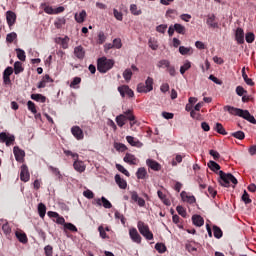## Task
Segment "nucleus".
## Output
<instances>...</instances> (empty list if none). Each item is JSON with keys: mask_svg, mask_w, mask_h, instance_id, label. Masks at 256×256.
Listing matches in <instances>:
<instances>
[{"mask_svg": "<svg viewBox=\"0 0 256 256\" xmlns=\"http://www.w3.org/2000/svg\"><path fill=\"white\" fill-rule=\"evenodd\" d=\"M192 223H194L196 227H203V225H205V220L201 215H194L192 216Z\"/></svg>", "mask_w": 256, "mask_h": 256, "instance_id": "22", "label": "nucleus"}, {"mask_svg": "<svg viewBox=\"0 0 256 256\" xmlns=\"http://www.w3.org/2000/svg\"><path fill=\"white\" fill-rule=\"evenodd\" d=\"M66 20L65 18H58L55 20L54 25L56 27V29H61V27H63V25H65Z\"/></svg>", "mask_w": 256, "mask_h": 256, "instance_id": "47", "label": "nucleus"}, {"mask_svg": "<svg viewBox=\"0 0 256 256\" xmlns=\"http://www.w3.org/2000/svg\"><path fill=\"white\" fill-rule=\"evenodd\" d=\"M215 131H217V133L220 135H227V131H225V128L221 123H216Z\"/></svg>", "mask_w": 256, "mask_h": 256, "instance_id": "46", "label": "nucleus"}, {"mask_svg": "<svg viewBox=\"0 0 256 256\" xmlns=\"http://www.w3.org/2000/svg\"><path fill=\"white\" fill-rule=\"evenodd\" d=\"M224 111H227L228 113H230V115L242 117V119H245L246 121H249V123L256 125L255 117L251 115V113H249V110H243L241 108H235L233 106H225Z\"/></svg>", "mask_w": 256, "mask_h": 256, "instance_id": "1", "label": "nucleus"}, {"mask_svg": "<svg viewBox=\"0 0 256 256\" xmlns=\"http://www.w3.org/2000/svg\"><path fill=\"white\" fill-rule=\"evenodd\" d=\"M25 71V68H23V63L16 61L14 63V73L15 75H19V73H23Z\"/></svg>", "mask_w": 256, "mask_h": 256, "instance_id": "30", "label": "nucleus"}, {"mask_svg": "<svg viewBox=\"0 0 256 256\" xmlns=\"http://www.w3.org/2000/svg\"><path fill=\"white\" fill-rule=\"evenodd\" d=\"M208 167H209V169H211V171H213L214 173H217V171H219V170L221 169V166H220L217 162H215V161H213V160H210V161L208 162Z\"/></svg>", "mask_w": 256, "mask_h": 256, "instance_id": "33", "label": "nucleus"}, {"mask_svg": "<svg viewBox=\"0 0 256 256\" xmlns=\"http://www.w3.org/2000/svg\"><path fill=\"white\" fill-rule=\"evenodd\" d=\"M129 235H130V239L134 242V243H141V235L139 234V232L137 231V228H131L129 230Z\"/></svg>", "mask_w": 256, "mask_h": 256, "instance_id": "13", "label": "nucleus"}, {"mask_svg": "<svg viewBox=\"0 0 256 256\" xmlns=\"http://www.w3.org/2000/svg\"><path fill=\"white\" fill-rule=\"evenodd\" d=\"M127 115L125 114V112L123 114H120L116 117V123L118 125V127H123L125 125V123H127Z\"/></svg>", "mask_w": 256, "mask_h": 256, "instance_id": "24", "label": "nucleus"}, {"mask_svg": "<svg viewBox=\"0 0 256 256\" xmlns=\"http://www.w3.org/2000/svg\"><path fill=\"white\" fill-rule=\"evenodd\" d=\"M157 195L159 199L164 203V205H167V206L171 205V200H169L161 190L157 191Z\"/></svg>", "mask_w": 256, "mask_h": 256, "instance_id": "28", "label": "nucleus"}, {"mask_svg": "<svg viewBox=\"0 0 256 256\" xmlns=\"http://www.w3.org/2000/svg\"><path fill=\"white\" fill-rule=\"evenodd\" d=\"M11 75H13V67L8 66L3 72L4 85H11Z\"/></svg>", "mask_w": 256, "mask_h": 256, "instance_id": "10", "label": "nucleus"}, {"mask_svg": "<svg viewBox=\"0 0 256 256\" xmlns=\"http://www.w3.org/2000/svg\"><path fill=\"white\" fill-rule=\"evenodd\" d=\"M107 40V36H105L104 32H99L98 33V43L99 45H103V43H105V41Z\"/></svg>", "mask_w": 256, "mask_h": 256, "instance_id": "58", "label": "nucleus"}, {"mask_svg": "<svg viewBox=\"0 0 256 256\" xmlns=\"http://www.w3.org/2000/svg\"><path fill=\"white\" fill-rule=\"evenodd\" d=\"M38 213L41 219H44L47 213V206H45L43 203L38 204Z\"/></svg>", "mask_w": 256, "mask_h": 256, "instance_id": "32", "label": "nucleus"}, {"mask_svg": "<svg viewBox=\"0 0 256 256\" xmlns=\"http://www.w3.org/2000/svg\"><path fill=\"white\" fill-rule=\"evenodd\" d=\"M15 39H17V33H15V32L9 33L6 36L7 43H13V41H15Z\"/></svg>", "mask_w": 256, "mask_h": 256, "instance_id": "53", "label": "nucleus"}, {"mask_svg": "<svg viewBox=\"0 0 256 256\" xmlns=\"http://www.w3.org/2000/svg\"><path fill=\"white\" fill-rule=\"evenodd\" d=\"M245 39L246 43H253V41H255V34L253 32H248L246 33Z\"/></svg>", "mask_w": 256, "mask_h": 256, "instance_id": "55", "label": "nucleus"}, {"mask_svg": "<svg viewBox=\"0 0 256 256\" xmlns=\"http://www.w3.org/2000/svg\"><path fill=\"white\" fill-rule=\"evenodd\" d=\"M144 85L146 86L147 91L151 92V90L153 89V78L148 77Z\"/></svg>", "mask_w": 256, "mask_h": 256, "instance_id": "50", "label": "nucleus"}, {"mask_svg": "<svg viewBox=\"0 0 256 256\" xmlns=\"http://www.w3.org/2000/svg\"><path fill=\"white\" fill-rule=\"evenodd\" d=\"M114 147H115L116 151H121L122 153L124 151H127V146L125 144H123V143H116L114 145Z\"/></svg>", "mask_w": 256, "mask_h": 256, "instance_id": "57", "label": "nucleus"}, {"mask_svg": "<svg viewBox=\"0 0 256 256\" xmlns=\"http://www.w3.org/2000/svg\"><path fill=\"white\" fill-rule=\"evenodd\" d=\"M179 53L182 55H193V48H187L185 46H180L179 47Z\"/></svg>", "mask_w": 256, "mask_h": 256, "instance_id": "38", "label": "nucleus"}, {"mask_svg": "<svg viewBox=\"0 0 256 256\" xmlns=\"http://www.w3.org/2000/svg\"><path fill=\"white\" fill-rule=\"evenodd\" d=\"M130 13L132 15L139 16V15H142L143 11L139 7H137L136 4H131Z\"/></svg>", "mask_w": 256, "mask_h": 256, "instance_id": "34", "label": "nucleus"}, {"mask_svg": "<svg viewBox=\"0 0 256 256\" xmlns=\"http://www.w3.org/2000/svg\"><path fill=\"white\" fill-rule=\"evenodd\" d=\"M118 91H119L121 97H125L126 95L128 97H135V92H133L131 90V88H129L128 85L119 86Z\"/></svg>", "mask_w": 256, "mask_h": 256, "instance_id": "7", "label": "nucleus"}, {"mask_svg": "<svg viewBox=\"0 0 256 256\" xmlns=\"http://www.w3.org/2000/svg\"><path fill=\"white\" fill-rule=\"evenodd\" d=\"M124 114L127 115V121H130V127H133V125H137V119L133 114V110H126Z\"/></svg>", "mask_w": 256, "mask_h": 256, "instance_id": "21", "label": "nucleus"}, {"mask_svg": "<svg viewBox=\"0 0 256 256\" xmlns=\"http://www.w3.org/2000/svg\"><path fill=\"white\" fill-rule=\"evenodd\" d=\"M115 65V60L109 59L107 57H101L97 60V69L99 73H107V71H111Z\"/></svg>", "mask_w": 256, "mask_h": 256, "instance_id": "2", "label": "nucleus"}, {"mask_svg": "<svg viewBox=\"0 0 256 256\" xmlns=\"http://www.w3.org/2000/svg\"><path fill=\"white\" fill-rule=\"evenodd\" d=\"M232 137L235 139H239L240 141H243L245 139V132L243 131H236L231 134Z\"/></svg>", "mask_w": 256, "mask_h": 256, "instance_id": "45", "label": "nucleus"}, {"mask_svg": "<svg viewBox=\"0 0 256 256\" xmlns=\"http://www.w3.org/2000/svg\"><path fill=\"white\" fill-rule=\"evenodd\" d=\"M235 39H236L238 45H243V43H245V31H243V28L236 29Z\"/></svg>", "mask_w": 256, "mask_h": 256, "instance_id": "11", "label": "nucleus"}, {"mask_svg": "<svg viewBox=\"0 0 256 256\" xmlns=\"http://www.w3.org/2000/svg\"><path fill=\"white\" fill-rule=\"evenodd\" d=\"M97 205H99L100 207L103 205V207L105 209H111V207H113V205L111 204V202L109 200H107V198H105L104 196L101 197V199H97L96 200Z\"/></svg>", "mask_w": 256, "mask_h": 256, "instance_id": "19", "label": "nucleus"}, {"mask_svg": "<svg viewBox=\"0 0 256 256\" xmlns=\"http://www.w3.org/2000/svg\"><path fill=\"white\" fill-rule=\"evenodd\" d=\"M136 177L137 179H145L147 177V169L145 167L138 168Z\"/></svg>", "mask_w": 256, "mask_h": 256, "instance_id": "31", "label": "nucleus"}, {"mask_svg": "<svg viewBox=\"0 0 256 256\" xmlns=\"http://www.w3.org/2000/svg\"><path fill=\"white\" fill-rule=\"evenodd\" d=\"M80 83H81V77H75L71 82L70 87L72 89H79V86L77 85H79Z\"/></svg>", "mask_w": 256, "mask_h": 256, "instance_id": "49", "label": "nucleus"}, {"mask_svg": "<svg viewBox=\"0 0 256 256\" xmlns=\"http://www.w3.org/2000/svg\"><path fill=\"white\" fill-rule=\"evenodd\" d=\"M73 167L75 169V171H77L78 173H83L85 172V163H83V161H79V160H75L73 163Z\"/></svg>", "mask_w": 256, "mask_h": 256, "instance_id": "20", "label": "nucleus"}, {"mask_svg": "<svg viewBox=\"0 0 256 256\" xmlns=\"http://www.w3.org/2000/svg\"><path fill=\"white\" fill-rule=\"evenodd\" d=\"M41 7L44 10V13H47V15H59V13H63V11H65V7L63 6L53 9L51 6L43 3L41 4Z\"/></svg>", "mask_w": 256, "mask_h": 256, "instance_id": "5", "label": "nucleus"}, {"mask_svg": "<svg viewBox=\"0 0 256 256\" xmlns=\"http://www.w3.org/2000/svg\"><path fill=\"white\" fill-rule=\"evenodd\" d=\"M71 133H72L73 137H75V139H77V141H82V139L85 138V134H83V129H81V127H79V126H73L71 128Z\"/></svg>", "mask_w": 256, "mask_h": 256, "instance_id": "8", "label": "nucleus"}, {"mask_svg": "<svg viewBox=\"0 0 256 256\" xmlns=\"http://www.w3.org/2000/svg\"><path fill=\"white\" fill-rule=\"evenodd\" d=\"M113 14L115 19H117V21H123V13L117 11V9H113Z\"/></svg>", "mask_w": 256, "mask_h": 256, "instance_id": "63", "label": "nucleus"}, {"mask_svg": "<svg viewBox=\"0 0 256 256\" xmlns=\"http://www.w3.org/2000/svg\"><path fill=\"white\" fill-rule=\"evenodd\" d=\"M15 51L19 61H25L27 59V55H25V51L23 49L17 48Z\"/></svg>", "mask_w": 256, "mask_h": 256, "instance_id": "36", "label": "nucleus"}, {"mask_svg": "<svg viewBox=\"0 0 256 256\" xmlns=\"http://www.w3.org/2000/svg\"><path fill=\"white\" fill-rule=\"evenodd\" d=\"M115 181L118 184V187L120 189H127V181L125 179L121 178V175L116 174Z\"/></svg>", "mask_w": 256, "mask_h": 256, "instance_id": "23", "label": "nucleus"}, {"mask_svg": "<svg viewBox=\"0 0 256 256\" xmlns=\"http://www.w3.org/2000/svg\"><path fill=\"white\" fill-rule=\"evenodd\" d=\"M189 69H191V62H189V60H186L184 65L180 67L181 75H185L186 71H189Z\"/></svg>", "mask_w": 256, "mask_h": 256, "instance_id": "41", "label": "nucleus"}, {"mask_svg": "<svg viewBox=\"0 0 256 256\" xmlns=\"http://www.w3.org/2000/svg\"><path fill=\"white\" fill-rule=\"evenodd\" d=\"M85 17H87V12L82 10L79 14H75V21L77 23H83L85 21Z\"/></svg>", "mask_w": 256, "mask_h": 256, "instance_id": "29", "label": "nucleus"}, {"mask_svg": "<svg viewBox=\"0 0 256 256\" xmlns=\"http://www.w3.org/2000/svg\"><path fill=\"white\" fill-rule=\"evenodd\" d=\"M242 201L245 203V205H249V203H251V198H249V193H247L246 190H244L242 195Z\"/></svg>", "mask_w": 256, "mask_h": 256, "instance_id": "59", "label": "nucleus"}, {"mask_svg": "<svg viewBox=\"0 0 256 256\" xmlns=\"http://www.w3.org/2000/svg\"><path fill=\"white\" fill-rule=\"evenodd\" d=\"M219 175V183L222 187H230L231 183H233V185H237L238 181L237 178H235V176H233V174L231 173H225L223 172V170H220L218 172Z\"/></svg>", "mask_w": 256, "mask_h": 256, "instance_id": "3", "label": "nucleus"}, {"mask_svg": "<svg viewBox=\"0 0 256 256\" xmlns=\"http://www.w3.org/2000/svg\"><path fill=\"white\" fill-rule=\"evenodd\" d=\"M2 231L6 237H10L11 235V226H9V223H5L2 225Z\"/></svg>", "mask_w": 256, "mask_h": 256, "instance_id": "44", "label": "nucleus"}, {"mask_svg": "<svg viewBox=\"0 0 256 256\" xmlns=\"http://www.w3.org/2000/svg\"><path fill=\"white\" fill-rule=\"evenodd\" d=\"M213 233L216 239H221V237H223V231L218 226H213Z\"/></svg>", "mask_w": 256, "mask_h": 256, "instance_id": "42", "label": "nucleus"}, {"mask_svg": "<svg viewBox=\"0 0 256 256\" xmlns=\"http://www.w3.org/2000/svg\"><path fill=\"white\" fill-rule=\"evenodd\" d=\"M174 29L179 35H185L187 33V28L179 23L174 24Z\"/></svg>", "mask_w": 256, "mask_h": 256, "instance_id": "27", "label": "nucleus"}, {"mask_svg": "<svg viewBox=\"0 0 256 256\" xmlns=\"http://www.w3.org/2000/svg\"><path fill=\"white\" fill-rule=\"evenodd\" d=\"M137 92L138 93H150L149 90H147V86L143 83H139L137 85Z\"/></svg>", "mask_w": 256, "mask_h": 256, "instance_id": "51", "label": "nucleus"}, {"mask_svg": "<svg viewBox=\"0 0 256 256\" xmlns=\"http://www.w3.org/2000/svg\"><path fill=\"white\" fill-rule=\"evenodd\" d=\"M123 161L124 163H128V165H137V163H139V159H137V157L131 153H126Z\"/></svg>", "mask_w": 256, "mask_h": 256, "instance_id": "14", "label": "nucleus"}, {"mask_svg": "<svg viewBox=\"0 0 256 256\" xmlns=\"http://www.w3.org/2000/svg\"><path fill=\"white\" fill-rule=\"evenodd\" d=\"M171 65V62L166 59H162L157 63L158 69H168V67Z\"/></svg>", "mask_w": 256, "mask_h": 256, "instance_id": "35", "label": "nucleus"}, {"mask_svg": "<svg viewBox=\"0 0 256 256\" xmlns=\"http://www.w3.org/2000/svg\"><path fill=\"white\" fill-rule=\"evenodd\" d=\"M27 106H28V109L31 111V113H33L34 115L37 113V107L35 106L33 101H31V100L28 101Z\"/></svg>", "mask_w": 256, "mask_h": 256, "instance_id": "56", "label": "nucleus"}, {"mask_svg": "<svg viewBox=\"0 0 256 256\" xmlns=\"http://www.w3.org/2000/svg\"><path fill=\"white\" fill-rule=\"evenodd\" d=\"M31 179V174H29V167L26 164H23L20 168V180L24 183H27Z\"/></svg>", "mask_w": 256, "mask_h": 256, "instance_id": "6", "label": "nucleus"}, {"mask_svg": "<svg viewBox=\"0 0 256 256\" xmlns=\"http://www.w3.org/2000/svg\"><path fill=\"white\" fill-rule=\"evenodd\" d=\"M64 229H67L68 231H71L72 233H77L78 229L77 226H75L73 223H65Z\"/></svg>", "mask_w": 256, "mask_h": 256, "instance_id": "43", "label": "nucleus"}, {"mask_svg": "<svg viewBox=\"0 0 256 256\" xmlns=\"http://www.w3.org/2000/svg\"><path fill=\"white\" fill-rule=\"evenodd\" d=\"M137 227H138L139 233H141L143 237L147 239V241H153V232L149 230V225L145 224V222L143 221H138Z\"/></svg>", "mask_w": 256, "mask_h": 256, "instance_id": "4", "label": "nucleus"}, {"mask_svg": "<svg viewBox=\"0 0 256 256\" xmlns=\"http://www.w3.org/2000/svg\"><path fill=\"white\" fill-rule=\"evenodd\" d=\"M123 77L125 79V81L127 83H129V81H131V78L133 77V71L129 68H127L124 72H123Z\"/></svg>", "mask_w": 256, "mask_h": 256, "instance_id": "39", "label": "nucleus"}, {"mask_svg": "<svg viewBox=\"0 0 256 256\" xmlns=\"http://www.w3.org/2000/svg\"><path fill=\"white\" fill-rule=\"evenodd\" d=\"M180 195L182 197V200L186 201V203H190V205H193V203H195L196 201L195 196H189L185 191H182Z\"/></svg>", "mask_w": 256, "mask_h": 256, "instance_id": "25", "label": "nucleus"}, {"mask_svg": "<svg viewBox=\"0 0 256 256\" xmlns=\"http://www.w3.org/2000/svg\"><path fill=\"white\" fill-rule=\"evenodd\" d=\"M245 93H247V90H245V88H243V86H237L236 87V94L239 97H243V95H245Z\"/></svg>", "mask_w": 256, "mask_h": 256, "instance_id": "61", "label": "nucleus"}, {"mask_svg": "<svg viewBox=\"0 0 256 256\" xmlns=\"http://www.w3.org/2000/svg\"><path fill=\"white\" fill-rule=\"evenodd\" d=\"M57 41L58 43H61L62 49H67L69 47V38L67 36H65L64 38L59 37Z\"/></svg>", "mask_w": 256, "mask_h": 256, "instance_id": "40", "label": "nucleus"}, {"mask_svg": "<svg viewBox=\"0 0 256 256\" xmlns=\"http://www.w3.org/2000/svg\"><path fill=\"white\" fill-rule=\"evenodd\" d=\"M31 99H33V101H39L40 103L47 101V97L43 96V94H32Z\"/></svg>", "mask_w": 256, "mask_h": 256, "instance_id": "37", "label": "nucleus"}, {"mask_svg": "<svg viewBox=\"0 0 256 256\" xmlns=\"http://www.w3.org/2000/svg\"><path fill=\"white\" fill-rule=\"evenodd\" d=\"M74 55L77 59L83 60L85 59V48L83 46H77L74 48Z\"/></svg>", "mask_w": 256, "mask_h": 256, "instance_id": "18", "label": "nucleus"}, {"mask_svg": "<svg viewBox=\"0 0 256 256\" xmlns=\"http://www.w3.org/2000/svg\"><path fill=\"white\" fill-rule=\"evenodd\" d=\"M6 21L10 27H13L15 25V21H17V15L13 11H7L6 12Z\"/></svg>", "mask_w": 256, "mask_h": 256, "instance_id": "16", "label": "nucleus"}, {"mask_svg": "<svg viewBox=\"0 0 256 256\" xmlns=\"http://www.w3.org/2000/svg\"><path fill=\"white\" fill-rule=\"evenodd\" d=\"M176 211H177L178 214L181 215V217H184V218L187 217V210H185L183 208V206H177Z\"/></svg>", "mask_w": 256, "mask_h": 256, "instance_id": "60", "label": "nucleus"}, {"mask_svg": "<svg viewBox=\"0 0 256 256\" xmlns=\"http://www.w3.org/2000/svg\"><path fill=\"white\" fill-rule=\"evenodd\" d=\"M44 251L46 256H53V246L51 245L45 246Z\"/></svg>", "mask_w": 256, "mask_h": 256, "instance_id": "64", "label": "nucleus"}, {"mask_svg": "<svg viewBox=\"0 0 256 256\" xmlns=\"http://www.w3.org/2000/svg\"><path fill=\"white\" fill-rule=\"evenodd\" d=\"M146 165H148V167L152 169V171H161V164L153 159H148L146 161Z\"/></svg>", "mask_w": 256, "mask_h": 256, "instance_id": "17", "label": "nucleus"}, {"mask_svg": "<svg viewBox=\"0 0 256 256\" xmlns=\"http://www.w3.org/2000/svg\"><path fill=\"white\" fill-rule=\"evenodd\" d=\"M114 217H115V219H120L122 225H125V216L123 214H121L119 211H116L114 213Z\"/></svg>", "mask_w": 256, "mask_h": 256, "instance_id": "62", "label": "nucleus"}, {"mask_svg": "<svg viewBox=\"0 0 256 256\" xmlns=\"http://www.w3.org/2000/svg\"><path fill=\"white\" fill-rule=\"evenodd\" d=\"M215 19L216 18L214 16V14H211V15L207 16L206 24L211 29H218L219 28V23H217V20H215Z\"/></svg>", "mask_w": 256, "mask_h": 256, "instance_id": "15", "label": "nucleus"}, {"mask_svg": "<svg viewBox=\"0 0 256 256\" xmlns=\"http://www.w3.org/2000/svg\"><path fill=\"white\" fill-rule=\"evenodd\" d=\"M13 153L16 161H18V163H23L25 159V151L20 149L18 146H15L13 148Z\"/></svg>", "mask_w": 256, "mask_h": 256, "instance_id": "9", "label": "nucleus"}, {"mask_svg": "<svg viewBox=\"0 0 256 256\" xmlns=\"http://www.w3.org/2000/svg\"><path fill=\"white\" fill-rule=\"evenodd\" d=\"M15 236L20 243L25 244L29 241V239H27V234L24 232L16 231Z\"/></svg>", "mask_w": 256, "mask_h": 256, "instance_id": "26", "label": "nucleus"}, {"mask_svg": "<svg viewBox=\"0 0 256 256\" xmlns=\"http://www.w3.org/2000/svg\"><path fill=\"white\" fill-rule=\"evenodd\" d=\"M155 249L158 253H165V251H167V246L163 243H156Z\"/></svg>", "mask_w": 256, "mask_h": 256, "instance_id": "48", "label": "nucleus"}, {"mask_svg": "<svg viewBox=\"0 0 256 256\" xmlns=\"http://www.w3.org/2000/svg\"><path fill=\"white\" fill-rule=\"evenodd\" d=\"M116 169H118L120 173H123V175H126V177H130L131 175L129 171H127V169H125V167H123L121 164H116Z\"/></svg>", "mask_w": 256, "mask_h": 256, "instance_id": "52", "label": "nucleus"}, {"mask_svg": "<svg viewBox=\"0 0 256 256\" xmlns=\"http://www.w3.org/2000/svg\"><path fill=\"white\" fill-rule=\"evenodd\" d=\"M126 141L131 145L132 147H137L139 144V141H135V138L133 136H127Z\"/></svg>", "mask_w": 256, "mask_h": 256, "instance_id": "54", "label": "nucleus"}, {"mask_svg": "<svg viewBox=\"0 0 256 256\" xmlns=\"http://www.w3.org/2000/svg\"><path fill=\"white\" fill-rule=\"evenodd\" d=\"M131 200L137 203L139 207H145V199L139 197L136 191L130 192Z\"/></svg>", "mask_w": 256, "mask_h": 256, "instance_id": "12", "label": "nucleus"}]
</instances>
